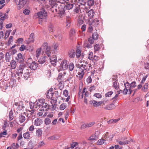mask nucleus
Returning a JSON list of instances; mask_svg holds the SVG:
<instances>
[{"mask_svg": "<svg viewBox=\"0 0 149 149\" xmlns=\"http://www.w3.org/2000/svg\"><path fill=\"white\" fill-rule=\"evenodd\" d=\"M91 66V64H88L87 61H86L85 64L79 65L78 72L77 75H76V77L79 80H81L83 78L85 73L92 69Z\"/></svg>", "mask_w": 149, "mask_h": 149, "instance_id": "obj_1", "label": "nucleus"}, {"mask_svg": "<svg viewBox=\"0 0 149 149\" xmlns=\"http://www.w3.org/2000/svg\"><path fill=\"white\" fill-rule=\"evenodd\" d=\"M37 18L39 19L38 22L39 24H41L42 22L46 21V17L47 15V11L42 9L37 14Z\"/></svg>", "mask_w": 149, "mask_h": 149, "instance_id": "obj_2", "label": "nucleus"}, {"mask_svg": "<svg viewBox=\"0 0 149 149\" xmlns=\"http://www.w3.org/2000/svg\"><path fill=\"white\" fill-rule=\"evenodd\" d=\"M124 86L125 88L123 91V93L125 95H126L128 93V94H130L132 92V90L131 89L130 84L128 82L125 83Z\"/></svg>", "mask_w": 149, "mask_h": 149, "instance_id": "obj_3", "label": "nucleus"}, {"mask_svg": "<svg viewBox=\"0 0 149 149\" xmlns=\"http://www.w3.org/2000/svg\"><path fill=\"white\" fill-rule=\"evenodd\" d=\"M42 47L45 49V54L48 57H49L51 54V47L49 45L47 42H45L43 44Z\"/></svg>", "mask_w": 149, "mask_h": 149, "instance_id": "obj_4", "label": "nucleus"}, {"mask_svg": "<svg viewBox=\"0 0 149 149\" xmlns=\"http://www.w3.org/2000/svg\"><path fill=\"white\" fill-rule=\"evenodd\" d=\"M28 70L27 68L26 67L25 64L22 63L20 64L19 68L17 72V74L18 76L21 75L23 72H24Z\"/></svg>", "mask_w": 149, "mask_h": 149, "instance_id": "obj_5", "label": "nucleus"}, {"mask_svg": "<svg viewBox=\"0 0 149 149\" xmlns=\"http://www.w3.org/2000/svg\"><path fill=\"white\" fill-rule=\"evenodd\" d=\"M108 100H104L103 102H97V101L93 100L90 101V103L91 104H93V106L95 107H97L100 106L101 104H103L104 106L105 105L107 104L108 102Z\"/></svg>", "mask_w": 149, "mask_h": 149, "instance_id": "obj_6", "label": "nucleus"}, {"mask_svg": "<svg viewBox=\"0 0 149 149\" xmlns=\"http://www.w3.org/2000/svg\"><path fill=\"white\" fill-rule=\"evenodd\" d=\"M28 65L31 70H35L37 68L38 65L35 61H33L31 63H28Z\"/></svg>", "mask_w": 149, "mask_h": 149, "instance_id": "obj_7", "label": "nucleus"}, {"mask_svg": "<svg viewBox=\"0 0 149 149\" xmlns=\"http://www.w3.org/2000/svg\"><path fill=\"white\" fill-rule=\"evenodd\" d=\"M47 98L52 99V100H54L55 98L54 97V92L53 91V89L51 88L49 90H48L47 92Z\"/></svg>", "mask_w": 149, "mask_h": 149, "instance_id": "obj_8", "label": "nucleus"}, {"mask_svg": "<svg viewBox=\"0 0 149 149\" xmlns=\"http://www.w3.org/2000/svg\"><path fill=\"white\" fill-rule=\"evenodd\" d=\"M95 124V122L94 121L86 123H84L81 125V129H84V128L89 127L92 126Z\"/></svg>", "mask_w": 149, "mask_h": 149, "instance_id": "obj_9", "label": "nucleus"}, {"mask_svg": "<svg viewBox=\"0 0 149 149\" xmlns=\"http://www.w3.org/2000/svg\"><path fill=\"white\" fill-rule=\"evenodd\" d=\"M67 61L65 60L62 61L60 65V67L61 69L63 70H65L68 69V65L67 64Z\"/></svg>", "mask_w": 149, "mask_h": 149, "instance_id": "obj_10", "label": "nucleus"}, {"mask_svg": "<svg viewBox=\"0 0 149 149\" xmlns=\"http://www.w3.org/2000/svg\"><path fill=\"white\" fill-rule=\"evenodd\" d=\"M14 105L15 107L18 109L19 110H21L24 107L23 106V103L22 101H20L17 102H15Z\"/></svg>", "mask_w": 149, "mask_h": 149, "instance_id": "obj_11", "label": "nucleus"}, {"mask_svg": "<svg viewBox=\"0 0 149 149\" xmlns=\"http://www.w3.org/2000/svg\"><path fill=\"white\" fill-rule=\"evenodd\" d=\"M89 24L92 25L93 26L97 27L99 25L100 23V21L97 18H95L92 20L91 21L89 20Z\"/></svg>", "mask_w": 149, "mask_h": 149, "instance_id": "obj_12", "label": "nucleus"}, {"mask_svg": "<svg viewBox=\"0 0 149 149\" xmlns=\"http://www.w3.org/2000/svg\"><path fill=\"white\" fill-rule=\"evenodd\" d=\"M64 5H60L57 6V8H58V9H56L55 10H58L59 11V13L61 15H63L65 12V10L64 9Z\"/></svg>", "mask_w": 149, "mask_h": 149, "instance_id": "obj_13", "label": "nucleus"}, {"mask_svg": "<svg viewBox=\"0 0 149 149\" xmlns=\"http://www.w3.org/2000/svg\"><path fill=\"white\" fill-rule=\"evenodd\" d=\"M19 3L17 4V9L18 10L20 9L23 8L26 4L27 0H19Z\"/></svg>", "mask_w": 149, "mask_h": 149, "instance_id": "obj_14", "label": "nucleus"}, {"mask_svg": "<svg viewBox=\"0 0 149 149\" xmlns=\"http://www.w3.org/2000/svg\"><path fill=\"white\" fill-rule=\"evenodd\" d=\"M49 2L52 8L54 7L57 8L58 6L57 0H49Z\"/></svg>", "mask_w": 149, "mask_h": 149, "instance_id": "obj_15", "label": "nucleus"}, {"mask_svg": "<svg viewBox=\"0 0 149 149\" xmlns=\"http://www.w3.org/2000/svg\"><path fill=\"white\" fill-rule=\"evenodd\" d=\"M56 58L57 57L55 55H53L52 57H50V62L54 66L56 65L55 63L57 62Z\"/></svg>", "mask_w": 149, "mask_h": 149, "instance_id": "obj_16", "label": "nucleus"}, {"mask_svg": "<svg viewBox=\"0 0 149 149\" xmlns=\"http://www.w3.org/2000/svg\"><path fill=\"white\" fill-rule=\"evenodd\" d=\"M43 102V101L42 100V105L41 106L42 107L41 109V111H47V109H49V106L47 103H45L44 102L42 103Z\"/></svg>", "mask_w": 149, "mask_h": 149, "instance_id": "obj_17", "label": "nucleus"}, {"mask_svg": "<svg viewBox=\"0 0 149 149\" xmlns=\"http://www.w3.org/2000/svg\"><path fill=\"white\" fill-rule=\"evenodd\" d=\"M42 123L43 121L41 119L37 118L34 120V125L37 126H39Z\"/></svg>", "mask_w": 149, "mask_h": 149, "instance_id": "obj_18", "label": "nucleus"}, {"mask_svg": "<svg viewBox=\"0 0 149 149\" xmlns=\"http://www.w3.org/2000/svg\"><path fill=\"white\" fill-rule=\"evenodd\" d=\"M15 59L17 62H23L24 60L23 56L21 53H19L17 54V57L15 58Z\"/></svg>", "mask_w": 149, "mask_h": 149, "instance_id": "obj_19", "label": "nucleus"}, {"mask_svg": "<svg viewBox=\"0 0 149 149\" xmlns=\"http://www.w3.org/2000/svg\"><path fill=\"white\" fill-rule=\"evenodd\" d=\"M115 108L114 104H111L104 106V109L106 110H111L114 109Z\"/></svg>", "mask_w": 149, "mask_h": 149, "instance_id": "obj_20", "label": "nucleus"}, {"mask_svg": "<svg viewBox=\"0 0 149 149\" xmlns=\"http://www.w3.org/2000/svg\"><path fill=\"white\" fill-rule=\"evenodd\" d=\"M75 52L73 49H71L68 51V55L69 57L71 58H74L75 56Z\"/></svg>", "mask_w": 149, "mask_h": 149, "instance_id": "obj_21", "label": "nucleus"}, {"mask_svg": "<svg viewBox=\"0 0 149 149\" xmlns=\"http://www.w3.org/2000/svg\"><path fill=\"white\" fill-rule=\"evenodd\" d=\"M95 14V12L93 9H91L88 12V15L89 18H93Z\"/></svg>", "mask_w": 149, "mask_h": 149, "instance_id": "obj_22", "label": "nucleus"}, {"mask_svg": "<svg viewBox=\"0 0 149 149\" xmlns=\"http://www.w3.org/2000/svg\"><path fill=\"white\" fill-rule=\"evenodd\" d=\"M10 67L12 69H14L17 66V63L16 61L14 59L12 60L10 63Z\"/></svg>", "mask_w": 149, "mask_h": 149, "instance_id": "obj_23", "label": "nucleus"}, {"mask_svg": "<svg viewBox=\"0 0 149 149\" xmlns=\"http://www.w3.org/2000/svg\"><path fill=\"white\" fill-rule=\"evenodd\" d=\"M71 23V18L70 17L68 16L66 17V26L67 27H69Z\"/></svg>", "mask_w": 149, "mask_h": 149, "instance_id": "obj_24", "label": "nucleus"}, {"mask_svg": "<svg viewBox=\"0 0 149 149\" xmlns=\"http://www.w3.org/2000/svg\"><path fill=\"white\" fill-rule=\"evenodd\" d=\"M104 138L105 139L106 141H110L111 140V138H113V136L110 137L109 136V133L108 132H107L105 135H104Z\"/></svg>", "mask_w": 149, "mask_h": 149, "instance_id": "obj_25", "label": "nucleus"}, {"mask_svg": "<svg viewBox=\"0 0 149 149\" xmlns=\"http://www.w3.org/2000/svg\"><path fill=\"white\" fill-rule=\"evenodd\" d=\"M5 60L6 62H9L11 60V55L8 52H7L5 56Z\"/></svg>", "mask_w": 149, "mask_h": 149, "instance_id": "obj_26", "label": "nucleus"}, {"mask_svg": "<svg viewBox=\"0 0 149 149\" xmlns=\"http://www.w3.org/2000/svg\"><path fill=\"white\" fill-rule=\"evenodd\" d=\"M106 140L103 139H100L97 142V144L98 145H101L104 143L105 144H107L106 142H105Z\"/></svg>", "mask_w": 149, "mask_h": 149, "instance_id": "obj_27", "label": "nucleus"}, {"mask_svg": "<svg viewBox=\"0 0 149 149\" xmlns=\"http://www.w3.org/2000/svg\"><path fill=\"white\" fill-rule=\"evenodd\" d=\"M23 137L27 139H29L30 137V134L29 132H27L23 135Z\"/></svg>", "mask_w": 149, "mask_h": 149, "instance_id": "obj_28", "label": "nucleus"}, {"mask_svg": "<svg viewBox=\"0 0 149 149\" xmlns=\"http://www.w3.org/2000/svg\"><path fill=\"white\" fill-rule=\"evenodd\" d=\"M42 131L41 129L39 128L36 131V135L39 137H40L42 136Z\"/></svg>", "mask_w": 149, "mask_h": 149, "instance_id": "obj_29", "label": "nucleus"}, {"mask_svg": "<svg viewBox=\"0 0 149 149\" xmlns=\"http://www.w3.org/2000/svg\"><path fill=\"white\" fill-rule=\"evenodd\" d=\"M25 120L26 118L24 116L22 115H21L19 116V120L20 123H24Z\"/></svg>", "mask_w": 149, "mask_h": 149, "instance_id": "obj_30", "label": "nucleus"}, {"mask_svg": "<svg viewBox=\"0 0 149 149\" xmlns=\"http://www.w3.org/2000/svg\"><path fill=\"white\" fill-rule=\"evenodd\" d=\"M30 76L29 72V70L28 69V70L26 71V72H24V79L26 80H27L28 78H29Z\"/></svg>", "mask_w": 149, "mask_h": 149, "instance_id": "obj_31", "label": "nucleus"}, {"mask_svg": "<svg viewBox=\"0 0 149 149\" xmlns=\"http://www.w3.org/2000/svg\"><path fill=\"white\" fill-rule=\"evenodd\" d=\"M113 84L114 88L116 90L118 89L119 88V85L118 83L117 82V80L116 79L114 80Z\"/></svg>", "mask_w": 149, "mask_h": 149, "instance_id": "obj_32", "label": "nucleus"}, {"mask_svg": "<svg viewBox=\"0 0 149 149\" xmlns=\"http://www.w3.org/2000/svg\"><path fill=\"white\" fill-rule=\"evenodd\" d=\"M119 144L120 145H123L128 144L130 142L128 141H117Z\"/></svg>", "mask_w": 149, "mask_h": 149, "instance_id": "obj_33", "label": "nucleus"}, {"mask_svg": "<svg viewBox=\"0 0 149 149\" xmlns=\"http://www.w3.org/2000/svg\"><path fill=\"white\" fill-rule=\"evenodd\" d=\"M34 36V34L33 33H31L30 35L29 38L28 39L29 42H33Z\"/></svg>", "mask_w": 149, "mask_h": 149, "instance_id": "obj_34", "label": "nucleus"}, {"mask_svg": "<svg viewBox=\"0 0 149 149\" xmlns=\"http://www.w3.org/2000/svg\"><path fill=\"white\" fill-rule=\"evenodd\" d=\"M94 52L95 53L97 52H98V51L100 49V45L98 44H96L94 46Z\"/></svg>", "mask_w": 149, "mask_h": 149, "instance_id": "obj_35", "label": "nucleus"}, {"mask_svg": "<svg viewBox=\"0 0 149 149\" xmlns=\"http://www.w3.org/2000/svg\"><path fill=\"white\" fill-rule=\"evenodd\" d=\"M46 58L45 56H44L43 57L40 58L38 60V62L39 63L43 64L46 61Z\"/></svg>", "mask_w": 149, "mask_h": 149, "instance_id": "obj_36", "label": "nucleus"}, {"mask_svg": "<svg viewBox=\"0 0 149 149\" xmlns=\"http://www.w3.org/2000/svg\"><path fill=\"white\" fill-rule=\"evenodd\" d=\"M42 48H40L38 49L36 51V56L37 58H38L40 55L42 51Z\"/></svg>", "mask_w": 149, "mask_h": 149, "instance_id": "obj_37", "label": "nucleus"}, {"mask_svg": "<svg viewBox=\"0 0 149 149\" xmlns=\"http://www.w3.org/2000/svg\"><path fill=\"white\" fill-rule=\"evenodd\" d=\"M81 54V52L80 50L79 49H77L76 52V55L77 58H79L80 57Z\"/></svg>", "mask_w": 149, "mask_h": 149, "instance_id": "obj_38", "label": "nucleus"}, {"mask_svg": "<svg viewBox=\"0 0 149 149\" xmlns=\"http://www.w3.org/2000/svg\"><path fill=\"white\" fill-rule=\"evenodd\" d=\"M99 57L96 55H94L92 60V61L94 63V64L95 65V63L99 60Z\"/></svg>", "mask_w": 149, "mask_h": 149, "instance_id": "obj_39", "label": "nucleus"}, {"mask_svg": "<svg viewBox=\"0 0 149 149\" xmlns=\"http://www.w3.org/2000/svg\"><path fill=\"white\" fill-rule=\"evenodd\" d=\"M73 7V4L72 3H68L65 6L66 9L69 10L71 9Z\"/></svg>", "mask_w": 149, "mask_h": 149, "instance_id": "obj_40", "label": "nucleus"}, {"mask_svg": "<svg viewBox=\"0 0 149 149\" xmlns=\"http://www.w3.org/2000/svg\"><path fill=\"white\" fill-rule=\"evenodd\" d=\"M61 74H60L59 73L57 77V80H58V82L60 83H61L62 82H63L62 80L64 78L62 76V75H61Z\"/></svg>", "mask_w": 149, "mask_h": 149, "instance_id": "obj_41", "label": "nucleus"}, {"mask_svg": "<svg viewBox=\"0 0 149 149\" xmlns=\"http://www.w3.org/2000/svg\"><path fill=\"white\" fill-rule=\"evenodd\" d=\"M92 37L94 40H96L98 38V35L96 32H94L92 34Z\"/></svg>", "mask_w": 149, "mask_h": 149, "instance_id": "obj_42", "label": "nucleus"}, {"mask_svg": "<svg viewBox=\"0 0 149 149\" xmlns=\"http://www.w3.org/2000/svg\"><path fill=\"white\" fill-rule=\"evenodd\" d=\"M75 33V32L74 30L73 29H71L70 31L69 35L70 39H71V38L73 37Z\"/></svg>", "mask_w": 149, "mask_h": 149, "instance_id": "obj_43", "label": "nucleus"}, {"mask_svg": "<svg viewBox=\"0 0 149 149\" xmlns=\"http://www.w3.org/2000/svg\"><path fill=\"white\" fill-rule=\"evenodd\" d=\"M13 118V112L12 110L9 112V119L10 120H11Z\"/></svg>", "mask_w": 149, "mask_h": 149, "instance_id": "obj_44", "label": "nucleus"}, {"mask_svg": "<svg viewBox=\"0 0 149 149\" xmlns=\"http://www.w3.org/2000/svg\"><path fill=\"white\" fill-rule=\"evenodd\" d=\"M74 68V65L73 63H70L68 65V68L70 71H72L73 70Z\"/></svg>", "mask_w": 149, "mask_h": 149, "instance_id": "obj_45", "label": "nucleus"}, {"mask_svg": "<svg viewBox=\"0 0 149 149\" xmlns=\"http://www.w3.org/2000/svg\"><path fill=\"white\" fill-rule=\"evenodd\" d=\"M44 123L46 125H48L51 123V120L49 118H46L44 120Z\"/></svg>", "mask_w": 149, "mask_h": 149, "instance_id": "obj_46", "label": "nucleus"}, {"mask_svg": "<svg viewBox=\"0 0 149 149\" xmlns=\"http://www.w3.org/2000/svg\"><path fill=\"white\" fill-rule=\"evenodd\" d=\"M148 88V83L145 84L144 86L142 88V90L144 91H147Z\"/></svg>", "mask_w": 149, "mask_h": 149, "instance_id": "obj_47", "label": "nucleus"}, {"mask_svg": "<svg viewBox=\"0 0 149 149\" xmlns=\"http://www.w3.org/2000/svg\"><path fill=\"white\" fill-rule=\"evenodd\" d=\"M122 91H123L122 90H120V91L118 93V94H116L115 96L112 98V100H113V102L115 101L116 100H117V97H118V94H119L120 93V92H122Z\"/></svg>", "mask_w": 149, "mask_h": 149, "instance_id": "obj_48", "label": "nucleus"}, {"mask_svg": "<svg viewBox=\"0 0 149 149\" xmlns=\"http://www.w3.org/2000/svg\"><path fill=\"white\" fill-rule=\"evenodd\" d=\"M130 85L131 89L134 88L136 86V82L134 81L132 82V83L130 84Z\"/></svg>", "mask_w": 149, "mask_h": 149, "instance_id": "obj_49", "label": "nucleus"}, {"mask_svg": "<svg viewBox=\"0 0 149 149\" xmlns=\"http://www.w3.org/2000/svg\"><path fill=\"white\" fill-rule=\"evenodd\" d=\"M113 91H111L108 92L105 95L106 97H109L113 93Z\"/></svg>", "mask_w": 149, "mask_h": 149, "instance_id": "obj_50", "label": "nucleus"}, {"mask_svg": "<svg viewBox=\"0 0 149 149\" xmlns=\"http://www.w3.org/2000/svg\"><path fill=\"white\" fill-rule=\"evenodd\" d=\"M57 1L59 6L60 5H61V4H64L66 2V0H57Z\"/></svg>", "mask_w": 149, "mask_h": 149, "instance_id": "obj_51", "label": "nucleus"}, {"mask_svg": "<svg viewBox=\"0 0 149 149\" xmlns=\"http://www.w3.org/2000/svg\"><path fill=\"white\" fill-rule=\"evenodd\" d=\"M94 4V1L93 0H90L88 1V4L89 6H91Z\"/></svg>", "mask_w": 149, "mask_h": 149, "instance_id": "obj_52", "label": "nucleus"}, {"mask_svg": "<svg viewBox=\"0 0 149 149\" xmlns=\"http://www.w3.org/2000/svg\"><path fill=\"white\" fill-rule=\"evenodd\" d=\"M19 147V145L18 143H16V144L15 143H13L11 145V147L13 149L16 148L17 149Z\"/></svg>", "mask_w": 149, "mask_h": 149, "instance_id": "obj_53", "label": "nucleus"}, {"mask_svg": "<svg viewBox=\"0 0 149 149\" xmlns=\"http://www.w3.org/2000/svg\"><path fill=\"white\" fill-rule=\"evenodd\" d=\"M93 96L95 97L98 98H101L102 97V95L99 93H96L94 94Z\"/></svg>", "mask_w": 149, "mask_h": 149, "instance_id": "obj_54", "label": "nucleus"}, {"mask_svg": "<svg viewBox=\"0 0 149 149\" xmlns=\"http://www.w3.org/2000/svg\"><path fill=\"white\" fill-rule=\"evenodd\" d=\"M66 107V105L65 103H63L61 104L60 106V108L61 110H63Z\"/></svg>", "mask_w": 149, "mask_h": 149, "instance_id": "obj_55", "label": "nucleus"}, {"mask_svg": "<svg viewBox=\"0 0 149 149\" xmlns=\"http://www.w3.org/2000/svg\"><path fill=\"white\" fill-rule=\"evenodd\" d=\"M96 136L95 134H93L90 137L89 140H95L96 138Z\"/></svg>", "mask_w": 149, "mask_h": 149, "instance_id": "obj_56", "label": "nucleus"}, {"mask_svg": "<svg viewBox=\"0 0 149 149\" xmlns=\"http://www.w3.org/2000/svg\"><path fill=\"white\" fill-rule=\"evenodd\" d=\"M53 26L52 25H50L49 26L48 29L50 33L53 32Z\"/></svg>", "mask_w": 149, "mask_h": 149, "instance_id": "obj_57", "label": "nucleus"}, {"mask_svg": "<svg viewBox=\"0 0 149 149\" xmlns=\"http://www.w3.org/2000/svg\"><path fill=\"white\" fill-rule=\"evenodd\" d=\"M88 58L90 60H92L93 57V53L92 52H90L88 54Z\"/></svg>", "mask_w": 149, "mask_h": 149, "instance_id": "obj_58", "label": "nucleus"}, {"mask_svg": "<svg viewBox=\"0 0 149 149\" xmlns=\"http://www.w3.org/2000/svg\"><path fill=\"white\" fill-rule=\"evenodd\" d=\"M148 75H146L143 77L141 82V84H143L144 83Z\"/></svg>", "mask_w": 149, "mask_h": 149, "instance_id": "obj_59", "label": "nucleus"}, {"mask_svg": "<svg viewBox=\"0 0 149 149\" xmlns=\"http://www.w3.org/2000/svg\"><path fill=\"white\" fill-rule=\"evenodd\" d=\"M94 40L93 38L90 37L88 39V41L89 43L91 44H93L94 42Z\"/></svg>", "mask_w": 149, "mask_h": 149, "instance_id": "obj_60", "label": "nucleus"}, {"mask_svg": "<svg viewBox=\"0 0 149 149\" xmlns=\"http://www.w3.org/2000/svg\"><path fill=\"white\" fill-rule=\"evenodd\" d=\"M63 94L66 97L68 96V90H65L63 91Z\"/></svg>", "mask_w": 149, "mask_h": 149, "instance_id": "obj_61", "label": "nucleus"}, {"mask_svg": "<svg viewBox=\"0 0 149 149\" xmlns=\"http://www.w3.org/2000/svg\"><path fill=\"white\" fill-rule=\"evenodd\" d=\"M30 11L28 9H25L23 11V13L25 15L29 14Z\"/></svg>", "mask_w": 149, "mask_h": 149, "instance_id": "obj_62", "label": "nucleus"}, {"mask_svg": "<svg viewBox=\"0 0 149 149\" xmlns=\"http://www.w3.org/2000/svg\"><path fill=\"white\" fill-rule=\"evenodd\" d=\"M80 8L79 6H77L74 10V12L76 13H79V11H80Z\"/></svg>", "mask_w": 149, "mask_h": 149, "instance_id": "obj_63", "label": "nucleus"}, {"mask_svg": "<svg viewBox=\"0 0 149 149\" xmlns=\"http://www.w3.org/2000/svg\"><path fill=\"white\" fill-rule=\"evenodd\" d=\"M92 81V79L91 77L89 76L86 79V81L88 83H91Z\"/></svg>", "mask_w": 149, "mask_h": 149, "instance_id": "obj_64", "label": "nucleus"}]
</instances>
